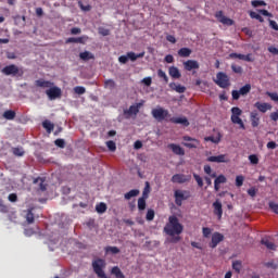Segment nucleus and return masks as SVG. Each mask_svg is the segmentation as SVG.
Returning a JSON list of instances; mask_svg holds the SVG:
<instances>
[{
    "label": "nucleus",
    "mask_w": 278,
    "mask_h": 278,
    "mask_svg": "<svg viewBox=\"0 0 278 278\" xmlns=\"http://www.w3.org/2000/svg\"><path fill=\"white\" fill-rule=\"evenodd\" d=\"M112 275H115V277L117 278H123V271H121V268L118 267H113L112 270H111Z\"/></svg>",
    "instance_id": "obj_44"
},
{
    "label": "nucleus",
    "mask_w": 278,
    "mask_h": 278,
    "mask_svg": "<svg viewBox=\"0 0 278 278\" xmlns=\"http://www.w3.org/2000/svg\"><path fill=\"white\" fill-rule=\"evenodd\" d=\"M250 17L260 21V23H264V17H262L261 13H257L255 11H250Z\"/></svg>",
    "instance_id": "obj_36"
},
{
    "label": "nucleus",
    "mask_w": 278,
    "mask_h": 278,
    "mask_svg": "<svg viewBox=\"0 0 278 278\" xmlns=\"http://www.w3.org/2000/svg\"><path fill=\"white\" fill-rule=\"evenodd\" d=\"M206 162H213L215 164H227V162H229V157L227 154H219L217 156H208Z\"/></svg>",
    "instance_id": "obj_9"
},
{
    "label": "nucleus",
    "mask_w": 278,
    "mask_h": 278,
    "mask_svg": "<svg viewBox=\"0 0 278 278\" xmlns=\"http://www.w3.org/2000/svg\"><path fill=\"white\" fill-rule=\"evenodd\" d=\"M269 27H271V29H275V31H278V24L273 20H269Z\"/></svg>",
    "instance_id": "obj_62"
},
{
    "label": "nucleus",
    "mask_w": 278,
    "mask_h": 278,
    "mask_svg": "<svg viewBox=\"0 0 278 278\" xmlns=\"http://www.w3.org/2000/svg\"><path fill=\"white\" fill-rule=\"evenodd\" d=\"M191 53H192V50H190V48H181L178 51V55L180 58H190Z\"/></svg>",
    "instance_id": "obj_29"
},
{
    "label": "nucleus",
    "mask_w": 278,
    "mask_h": 278,
    "mask_svg": "<svg viewBox=\"0 0 278 278\" xmlns=\"http://www.w3.org/2000/svg\"><path fill=\"white\" fill-rule=\"evenodd\" d=\"M169 88H172V90H175L179 94H182V92H186V88L181 85H177L176 83H170Z\"/></svg>",
    "instance_id": "obj_25"
},
{
    "label": "nucleus",
    "mask_w": 278,
    "mask_h": 278,
    "mask_svg": "<svg viewBox=\"0 0 278 278\" xmlns=\"http://www.w3.org/2000/svg\"><path fill=\"white\" fill-rule=\"evenodd\" d=\"M96 212L98 214H105V212H108V204H105L104 202H100L96 205Z\"/></svg>",
    "instance_id": "obj_26"
},
{
    "label": "nucleus",
    "mask_w": 278,
    "mask_h": 278,
    "mask_svg": "<svg viewBox=\"0 0 278 278\" xmlns=\"http://www.w3.org/2000/svg\"><path fill=\"white\" fill-rule=\"evenodd\" d=\"M216 18L219 21V23H222L223 25H228V26H231L233 25V20L225 16L222 11H218L216 13Z\"/></svg>",
    "instance_id": "obj_15"
},
{
    "label": "nucleus",
    "mask_w": 278,
    "mask_h": 278,
    "mask_svg": "<svg viewBox=\"0 0 278 278\" xmlns=\"http://www.w3.org/2000/svg\"><path fill=\"white\" fill-rule=\"evenodd\" d=\"M142 103L132 104L128 110L124 111L127 116H136L140 112Z\"/></svg>",
    "instance_id": "obj_16"
},
{
    "label": "nucleus",
    "mask_w": 278,
    "mask_h": 278,
    "mask_svg": "<svg viewBox=\"0 0 278 278\" xmlns=\"http://www.w3.org/2000/svg\"><path fill=\"white\" fill-rule=\"evenodd\" d=\"M46 94L50 101H55V99H60V97H62V89L53 85L51 89L46 90Z\"/></svg>",
    "instance_id": "obj_6"
},
{
    "label": "nucleus",
    "mask_w": 278,
    "mask_h": 278,
    "mask_svg": "<svg viewBox=\"0 0 278 278\" xmlns=\"http://www.w3.org/2000/svg\"><path fill=\"white\" fill-rule=\"evenodd\" d=\"M248 194L252 198L255 197V194H257V190L255 189V187L250 188L248 190Z\"/></svg>",
    "instance_id": "obj_63"
},
{
    "label": "nucleus",
    "mask_w": 278,
    "mask_h": 278,
    "mask_svg": "<svg viewBox=\"0 0 278 278\" xmlns=\"http://www.w3.org/2000/svg\"><path fill=\"white\" fill-rule=\"evenodd\" d=\"M231 68H232V71H233V73H238V74H240V73H242V67L241 66H238V65H231Z\"/></svg>",
    "instance_id": "obj_64"
},
{
    "label": "nucleus",
    "mask_w": 278,
    "mask_h": 278,
    "mask_svg": "<svg viewBox=\"0 0 278 278\" xmlns=\"http://www.w3.org/2000/svg\"><path fill=\"white\" fill-rule=\"evenodd\" d=\"M104 88L108 90H114V88H116V83L113 79H108L104 81Z\"/></svg>",
    "instance_id": "obj_34"
},
{
    "label": "nucleus",
    "mask_w": 278,
    "mask_h": 278,
    "mask_svg": "<svg viewBox=\"0 0 278 278\" xmlns=\"http://www.w3.org/2000/svg\"><path fill=\"white\" fill-rule=\"evenodd\" d=\"M230 60H242L243 62H253L251 54L230 53Z\"/></svg>",
    "instance_id": "obj_13"
},
{
    "label": "nucleus",
    "mask_w": 278,
    "mask_h": 278,
    "mask_svg": "<svg viewBox=\"0 0 278 278\" xmlns=\"http://www.w3.org/2000/svg\"><path fill=\"white\" fill-rule=\"evenodd\" d=\"M164 233L172 237L170 242L177 244L181 240V233H184V225L179 223L177 216L172 215L168 217V222L164 227Z\"/></svg>",
    "instance_id": "obj_1"
},
{
    "label": "nucleus",
    "mask_w": 278,
    "mask_h": 278,
    "mask_svg": "<svg viewBox=\"0 0 278 278\" xmlns=\"http://www.w3.org/2000/svg\"><path fill=\"white\" fill-rule=\"evenodd\" d=\"M127 58L131 62H136V60H138V58H144V52H141L139 54H136L135 52H128Z\"/></svg>",
    "instance_id": "obj_30"
},
{
    "label": "nucleus",
    "mask_w": 278,
    "mask_h": 278,
    "mask_svg": "<svg viewBox=\"0 0 278 278\" xmlns=\"http://www.w3.org/2000/svg\"><path fill=\"white\" fill-rule=\"evenodd\" d=\"M204 173L208 175V177H212L213 179L216 178V172L212 170V166L204 165Z\"/></svg>",
    "instance_id": "obj_35"
},
{
    "label": "nucleus",
    "mask_w": 278,
    "mask_h": 278,
    "mask_svg": "<svg viewBox=\"0 0 278 278\" xmlns=\"http://www.w3.org/2000/svg\"><path fill=\"white\" fill-rule=\"evenodd\" d=\"M240 116H242L241 109L238 106H233L231 109V123H233L235 125H239L240 129H244V122H242V118H240Z\"/></svg>",
    "instance_id": "obj_2"
},
{
    "label": "nucleus",
    "mask_w": 278,
    "mask_h": 278,
    "mask_svg": "<svg viewBox=\"0 0 278 278\" xmlns=\"http://www.w3.org/2000/svg\"><path fill=\"white\" fill-rule=\"evenodd\" d=\"M75 94H86V87L76 86L74 87Z\"/></svg>",
    "instance_id": "obj_46"
},
{
    "label": "nucleus",
    "mask_w": 278,
    "mask_h": 278,
    "mask_svg": "<svg viewBox=\"0 0 278 278\" xmlns=\"http://www.w3.org/2000/svg\"><path fill=\"white\" fill-rule=\"evenodd\" d=\"M105 253H111L112 255H117V253H121V250L117 247H106Z\"/></svg>",
    "instance_id": "obj_37"
},
{
    "label": "nucleus",
    "mask_w": 278,
    "mask_h": 278,
    "mask_svg": "<svg viewBox=\"0 0 278 278\" xmlns=\"http://www.w3.org/2000/svg\"><path fill=\"white\" fill-rule=\"evenodd\" d=\"M42 127L47 129L48 134H51L53 131V124L50 121H45L42 123Z\"/></svg>",
    "instance_id": "obj_38"
},
{
    "label": "nucleus",
    "mask_w": 278,
    "mask_h": 278,
    "mask_svg": "<svg viewBox=\"0 0 278 278\" xmlns=\"http://www.w3.org/2000/svg\"><path fill=\"white\" fill-rule=\"evenodd\" d=\"M54 144H56V147H60V149H64L66 142L64 141V139H56L54 141Z\"/></svg>",
    "instance_id": "obj_57"
},
{
    "label": "nucleus",
    "mask_w": 278,
    "mask_h": 278,
    "mask_svg": "<svg viewBox=\"0 0 278 278\" xmlns=\"http://www.w3.org/2000/svg\"><path fill=\"white\" fill-rule=\"evenodd\" d=\"M232 268H233V270H236V273H240L242 270V262L233 261Z\"/></svg>",
    "instance_id": "obj_41"
},
{
    "label": "nucleus",
    "mask_w": 278,
    "mask_h": 278,
    "mask_svg": "<svg viewBox=\"0 0 278 278\" xmlns=\"http://www.w3.org/2000/svg\"><path fill=\"white\" fill-rule=\"evenodd\" d=\"M269 208L271 210V212H274V214H278V204L275 202H269Z\"/></svg>",
    "instance_id": "obj_55"
},
{
    "label": "nucleus",
    "mask_w": 278,
    "mask_h": 278,
    "mask_svg": "<svg viewBox=\"0 0 278 278\" xmlns=\"http://www.w3.org/2000/svg\"><path fill=\"white\" fill-rule=\"evenodd\" d=\"M215 84H217L219 88H227V86H229V76L223 72L217 73Z\"/></svg>",
    "instance_id": "obj_7"
},
{
    "label": "nucleus",
    "mask_w": 278,
    "mask_h": 278,
    "mask_svg": "<svg viewBox=\"0 0 278 278\" xmlns=\"http://www.w3.org/2000/svg\"><path fill=\"white\" fill-rule=\"evenodd\" d=\"M26 220L29 224L34 223V213H31V211H28V213L26 214Z\"/></svg>",
    "instance_id": "obj_58"
},
{
    "label": "nucleus",
    "mask_w": 278,
    "mask_h": 278,
    "mask_svg": "<svg viewBox=\"0 0 278 278\" xmlns=\"http://www.w3.org/2000/svg\"><path fill=\"white\" fill-rule=\"evenodd\" d=\"M98 31H99V34H100L101 36H110V29H108V28L100 27V28L98 29Z\"/></svg>",
    "instance_id": "obj_56"
},
{
    "label": "nucleus",
    "mask_w": 278,
    "mask_h": 278,
    "mask_svg": "<svg viewBox=\"0 0 278 278\" xmlns=\"http://www.w3.org/2000/svg\"><path fill=\"white\" fill-rule=\"evenodd\" d=\"M252 5H253V8H260L262 5H266V2H264L262 0H253Z\"/></svg>",
    "instance_id": "obj_54"
},
{
    "label": "nucleus",
    "mask_w": 278,
    "mask_h": 278,
    "mask_svg": "<svg viewBox=\"0 0 278 278\" xmlns=\"http://www.w3.org/2000/svg\"><path fill=\"white\" fill-rule=\"evenodd\" d=\"M151 114L153 118H155V121H159V122H162L168 118V110H165L162 106H156L155 109H153Z\"/></svg>",
    "instance_id": "obj_4"
},
{
    "label": "nucleus",
    "mask_w": 278,
    "mask_h": 278,
    "mask_svg": "<svg viewBox=\"0 0 278 278\" xmlns=\"http://www.w3.org/2000/svg\"><path fill=\"white\" fill-rule=\"evenodd\" d=\"M172 123H175V125H184V127H188L190 125V122H188V118L186 117H173Z\"/></svg>",
    "instance_id": "obj_20"
},
{
    "label": "nucleus",
    "mask_w": 278,
    "mask_h": 278,
    "mask_svg": "<svg viewBox=\"0 0 278 278\" xmlns=\"http://www.w3.org/2000/svg\"><path fill=\"white\" fill-rule=\"evenodd\" d=\"M213 207H214V214H216L218 218H223V203L219 202V200H216L213 203Z\"/></svg>",
    "instance_id": "obj_18"
},
{
    "label": "nucleus",
    "mask_w": 278,
    "mask_h": 278,
    "mask_svg": "<svg viewBox=\"0 0 278 278\" xmlns=\"http://www.w3.org/2000/svg\"><path fill=\"white\" fill-rule=\"evenodd\" d=\"M147 207V201L144 198H140L138 200V210H144Z\"/></svg>",
    "instance_id": "obj_49"
},
{
    "label": "nucleus",
    "mask_w": 278,
    "mask_h": 278,
    "mask_svg": "<svg viewBox=\"0 0 278 278\" xmlns=\"http://www.w3.org/2000/svg\"><path fill=\"white\" fill-rule=\"evenodd\" d=\"M266 96L269 97V99L271 101H274L275 103H278V94H277V92L267 91Z\"/></svg>",
    "instance_id": "obj_45"
},
{
    "label": "nucleus",
    "mask_w": 278,
    "mask_h": 278,
    "mask_svg": "<svg viewBox=\"0 0 278 278\" xmlns=\"http://www.w3.org/2000/svg\"><path fill=\"white\" fill-rule=\"evenodd\" d=\"M249 162L254 166L260 164V157L256 154L249 155Z\"/></svg>",
    "instance_id": "obj_43"
},
{
    "label": "nucleus",
    "mask_w": 278,
    "mask_h": 278,
    "mask_svg": "<svg viewBox=\"0 0 278 278\" xmlns=\"http://www.w3.org/2000/svg\"><path fill=\"white\" fill-rule=\"evenodd\" d=\"M202 233L204 238H210V235L212 233V229L210 228H202Z\"/></svg>",
    "instance_id": "obj_59"
},
{
    "label": "nucleus",
    "mask_w": 278,
    "mask_h": 278,
    "mask_svg": "<svg viewBox=\"0 0 278 278\" xmlns=\"http://www.w3.org/2000/svg\"><path fill=\"white\" fill-rule=\"evenodd\" d=\"M192 177L190 175H184V174H175L172 177L173 184H187V181H190Z\"/></svg>",
    "instance_id": "obj_10"
},
{
    "label": "nucleus",
    "mask_w": 278,
    "mask_h": 278,
    "mask_svg": "<svg viewBox=\"0 0 278 278\" xmlns=\"http://www.w3.org/2000/svg\"><path fill=\"white\" fill-rule=\"evenodd\" d=\"M214 184L220 186V184H227V177L225 175H219L215 178Z\"/></svg>",
    "instance_id": "obj_42"
},
{
    "label": "nucleus",
    "mask_w": 278,
    "mask_h": 278,
    "mask_svg": "<svg viewBox=\"0 0 278 278\" xmlns=\"http://www.w3.org/2000/svg\"><path fill=\"white\" fill-rule=\"evenodd\" d=\"M3 75H18V66L8 65L2 70Z\"/></svg>",
    "instance_id": "obj_17"
},
{
    "label": "nucleus",
    "mask_w": 278,
    "mask_h": 278,
    "mask_svg": "<svg viewBox=\"0 0 278 278\" xmlns=\"http://www.w3.org/2000/svg\"><path fill=\"white\" fill-rule=\"evenodd\" d=\"M220 138H223L220 132H217L215 136L205 137L204 140L205 142H213V144H218V142H220Z\"/></svg>",
    "instance_id": "obj_24"
},
{
    "label": "nucleus",
    "mask_w": 278,
    "mask_h": 278,
    "mask_svg": "<svg viewBox=\"0 0 278 278\" xmlns=\"http://www.w3.org/2000/svg\"><path fill=\"white\" fill-rule=\"evenodd\" d=\"M106 147L109 151H112V152L116 151V142L114 141H106Z\"/></svg>",
    "instance_id": "obj_52"
},
{
    "label": "nucleus",
    "mask_w": 278,
    "mask_h": 278,
    "mask_svg": "<svg viewBox=\"0 0 278 278\" xmlns=\"http://www.w3.org/2000/svg\"><path fill=\"white\" fill-rule=\"evenodd\" d=\"M224 240H225V236H223V233L214 232L212 235V239L210 243L211 249H216L218 244H220V242H223Z\"/></svg>",
    "instance_id": "obj_8"
},
{
    "label": "nucleus",
    "mask_w": 278,
    "mask_h": 278,
    "mask_svg": "<svg viewBox=\"0 0 278 278\" xmlns=\"http://www.w3.org/2000/svg\"><path fill=\"white\" fill-rule=\"evenodd\" d=\"M168 73H169V76L173 78V79H179L181 77V72H179V68L175 67V66H170L168 68Z\"/></svg>",
    "instance_id": "obj_21"
},
{
    "label": "nucleus",
    "mask_w": 278,
    "mask_h": 278,
    "mask_svg": "<svg viewBox=\"0 0 278 278\" xmlns=\"http://www.w3.org/2000/svg\"><path fill=\"white\" fill-rule=\"evenodd\" d=\"M199 61L195 60H188L184 62L185 71H197L199 70Z\"/></svg>",
    "instance_id": "obj_14"
},
{
    "label": "nucleus",
    "mask_w": 278,
    "mask_h": 278,
    "mask_svg": "<svg viewBox=\"0 0 278 278\" xmlns=\"http://www.w3.org/2000/svg\"><path fill=\"white\" fill-rule=\"evenodd\" d=\"M157 76L161 77V79H164L165 84H168V76L166 75V72L159 70Z\"/></svg>",
    "instance_id": "obj_47"
},
{
    "label": "nucleus",
    "mask_w": 278,
    "mask_h": 278,
    "mask_svg": "<svg viewBox=\"0 0 278 278\" xmlns=\"http://www.w3.org/2000/svg\"><path fill=\"white\" fill-rule=\"evenodd\" d=\"M184 140V147H187L188 149H197V147H199V140L197 139H192L189 136H185Z\"/></svg>",
    "instance_id": "obj_12"
},
{
    "label": "nucleus",
    "mask_w": 278,
    "mask_h": 278,
    "mask_svg": "<svg viewBox=\"0 0 278 278\" xmlns=\"http://www.w3.org/2000/svg\"><path fill=\"white\" fill-rule=\"evenodd\" d=\"M239 92L241 97H245V94H249L251 92V84H247L243 87L239 89Z\"/></svg>",
    "instance_id": "obj_33"
},
{
    "label": "nucleus",
    "mask_w": 278,
    "mask_h": 278,
    "mask_svg": "<svg viewBox=\"0 0 278 278\" xmlns=\"http://www.w3.org/2000/svg\"><path fill=\"white\" fill-rule=\"evenodd\" d=\"M262 244H264L266 248L270 249L271 251H275V243H273L268 239H262Z\"/></svg>",
    "instance_id": "obj_40"
},
{
    "label": "nucleus",
    "mask_w": 278,
    "mask_h": 278,
    "mask_svg": "<svg viewBox=\"0 0 278 278\" xmlns=\"http://www.w3.org/2000/svg\"><path fill=\"white\" fill-rule=\"evenodd\" d=\"M254 108H256L258 112H262V114H266V112H270V110H273V105L268 102H256Z\"/></svg>",
    "instance_id": "obj_11"
},
{
    "label": "nucleus",
    "mask_w": 278,
    "mask_h": 278,
    "mask_svg": "<svg viewBox=\"0 0 278 278\" xmlns=\"http://www.w3.org/2000/svg\"><path fill=\"white\" fill-rule=\"evenodd\" d=\"M92 266H93V270L96 273V275H98V277L100 278H109L106 275H105V271H103V268H105V261L104 260H96L93 263H92Z\"/></svg>",
    "instance_id": "obj_3"
},
{
    "label": "nucleus",
    "mask_w": 278,
    "mask_h": 278,
    "mask_svg": "<svg viewBox=\"0 0 278 278\" xmlns=\"http://www.w3.org/2000/svg\"><path fill=\"white\" fill-rule=\"evenodd\" d=\"M34 184H38L40 190L42 191L47 190V186L45 185V178H37L34 180Z\"/></svg>",
    "instance_id": "obj_39"
},
{
    "label": "nucleus",
    "mask_w": 278,
    "mask_h": 278,
    "mask_svg": "<svg viewBox=\"0 0 278 278\" xmlns=\"http://www.w3.org/2000/svg\"><path fill=\"white\" fill-rule=\"evenodd\" d=\"M3 118L7 121H14V118H16V113L12 110L5 111L3 113Z\"/></svg>",
    "instance_id": "obj_32"
},
{
    "label": "nucleus",
    "mask_w": 278,
    "mask_h": 278,
    "mask_svg": "<svg viewBox=\"0 0 278 278\" xmlns=\"http://www.w3.org/2000/svg\"><path fill=\"white\" fill-rule=\"evenodd\" d=\"M152 81L151 77H146L141 80V84H144V86H151Z\"/></svg>",
    "instance_id": "obj_61"
},
{
    "label": "nucleus",
    "mask_w": 278,
    "mask_h": 278,
    "mask_svg": "<svg viewBox=\"0 0 278 278\" xmlns=\"http://www.w3.org/2000/svg\"><path fill=\"white\" fill-rule=\"evenodd\" d=\"M86 40H88V37H77V38H75V37H71V38H68V39H66V42L67 43H71V42H78V43H84V42H86Z\"/></svg>",
    "instance_id": "obj_31"
},
{
    "label": "nucleus",
    "mask_w": 278,
    "mask_h": 278,
    "mask_svg": "<svg viewBox=\"0 0 278 278\" xmlns=\"http://www.w3.org/2000/svg\"><path fill=\"white\" fill-rule=\"evenodd\" d=\"M13 154L17 155L18 157H22V155H25V151L22 148H14Z\"/></svg>",
    "instance_id": "obj_51"
},
{
    "label": "nucleus",
    "mask_w": 278,
    "mask_h": 278,
    "mask_svg": "<svg viewBox=\"0 0 278 278\" xmlns=\"http://www.w3.org/2000/svg\"><path fill=\"white\" fill-rule=\"evenodd\" d=\"M241 96L240 90H232V99H235V101H238Z\"/></svg>",
    "instance_id": "obj_60"
},
{
    "label": "nucleus",
    "mask_w": 278,
    "mask_h": 278,
    "mask_svg": "<svg viewBox=\"0 0 278 278\" xmlns=\"http://www.w3.org/2000/svg\"><path fill=\"white\" fill-rule=\"evenodd\" d=\"M155 218V211L148 210L146 215V220H153Z\"/></svg>",
    "instance_id": "obj_48"
},
{
    "label": "nucleus",
    "mask_w": 278,
    "mask_h": 278,
    "mask_svg": "<svg viewBox=\"0 0 278 278\" xmlns=\"http://www.w3.org/2000/svg\"><path fill=\"white\" fill-rule=\"evenodd\" d=\"M174 197L176 205L181 206L184 201L190 199V192L186 190H176Z\"/></svg>",
    "instance_id": "obj_5"
},
{
    "label": "nucleus",
    "mask_w": 278,
    "mask_h": 278,
    "mask_svg": "<svg viewBox=\"0 0 278 278\" xmlns=\"http://www.w3.org/2000/svg\"><path fill=\"white\" fill-rule=\"evenodd\" d=\"M193 178L195 179L198 186L200 188H203V178H201V176H199V174H193Z\"/></svg>",
    "instance_id": "obj_53"
},
{
    "label": "nucleus",
    "mask_w": 278,
    "mask_h": 278,
    "mask_svg": "<svg viewBox=\"0 0 278 278\" xmlns=\"http://www.w3.org/2000/svg\"><path fill=\"white\" fill-rule=\"evenodd\" d=\"M250 119L252 127H260V114H257V112H251Z\"/></svg>",
    "instance_id": "obj_19"
},
{
    "label": "nucleus",
    "mask_w": 278,
    "mask_h": 278,
    "mask_svg": "<svg viewBox=\"0 0 278 278\" xmlns=\"http://www.w3.org/2000/svg\"><path fill=\"white\" fill-rule=\"evenodd\" d=\"M244 184V176H237L236 177V186L237 188H240L242 187V185Z\"/></svg>",
    "instance_id": "obj_50"
},
{
    "label": "nucleus",
    "mask_w": 278,
    "mask_h": 278,
    "mask_svg": "<svg viewBox=\"0 0 278 278\" xmlns=\"http://www.w3.org/2000/svg\"><path fill=\"white\" fill-rule=\"evenodd\" d=\"M139 194L140 190L132 189L129 192L125 193L124 199H126V201H129V199H134V197H138Z\"/></svg>",
    "instance_id": "obj_28"
},
{
    "label": "nucleus",
    "mask_w": 278,
    "mask_h": 278,
    "mask_svg": "<svg viewBox=\"0 0 278 278\" xmlns=\"http://www.w3.org/2000/svg\"><path fill=\"white\" fill-rule=\"evenodd\" d=\"M168 147H169V149H172L173 153H175L176 155H185V153H186L184 151V148H181L178 144L172 143Z\"/></svg>",
    "instance_id": "obj_23"
},
{
    "label": "nucleus",
    "mask_w": 278,
    "mask_h": 278,
    "mask_svg": "<svg viewBox=\"0 0 278 278\" xmlns=\"http://www.w3.org/2000/svg\"><path fill=\"white\" fill-rule=\"evenodd\" d=\"M36 86H38L39 88H48L49 90L52 88L53 83L45 79H39V80H36Z\"/></svg>",
    "instance_id": "obj_22"
},
{
    "label": "nucleus",
    "mask_w": 278,
    "mask_h": 278,
    "mask_svg": "<svg viewBox=\"0 0 278 278\" xmlns=\"http://www.w3.org/2000/svg\"><path fill=\"white\" fill-rule=\"evenodd\" d=\"M80 60H84V62H88V60H94V54L89 51L81 52L79 54Z\"/></svg>",
    "instance_id": "obj_27"
}]
</instances>
